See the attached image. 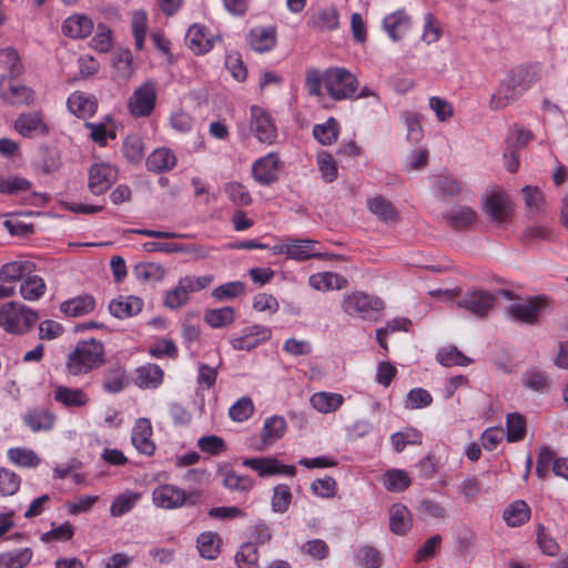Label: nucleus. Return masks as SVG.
Segmentation results:
<instances>
[{
    "label": "nucleus",
    "mask_w": 568,
    "mask_h": 568,
    "mask_svg": "<svg viewBox=\"0 0 568 568\" xmlns=\"http://www.w3.org/2000/svg\"><path fill=\"white\" fill-rule=\"evenodd\" d=\"M312 26L317 30H335L339 26L337 10L333 7L323 8L312 19Z\"/></svg>",
    "instance_id": "49"
},
{
    "label": "nucleus",
    "mask_w": 568,
    "mask_h": 568,
    "mask_svg": "<svg viewBox=\"0 0 568 568\" xmlns=\"http://www.w3.org/2000/svg\"><path fill=\"white\" fill-rule=\"evenodd\" d=\"M445 223L457 231L471 227L477 221V213L469 206L458 205L443 214Z\"/></svg>",
    "instance_id": "19"
},
{
    "label": "nucleus",
    "mask_w": 568,
    "mask_h": 568,
    "mask_svg": "<svg viewBox=\"0 0 568 568\" xmlns=\"http://www.w3.org/2000/svg\"><path fill=\"white\" fill-rule=\"evenodd\" d=\"M339 133V125L336 119L329 118L325 123L315 124L313 128L314 138L323 145L334 143Z\"/></svg>",
    "instance_id": "42"
},
{
    "label": "nucleus",
    "mask_w": 568,
    "mask_h": 568,
    "mask_svg": "<svg viewBox=\"0 0 568 568\" xmlns=\"http://www.w3.org/2000/svg\"><path fill=\"white\" fill-rule=\"evenodd\" d=\"M367 209L385 224H395L399 220V213L394 204L382 195L367 199Z\"/></svg>",
    "instance_id": "20"
},
{
    "label": "nucleus",
    "mask_w": 568,
    "mask_h": 568,
    "mask_svg": "<svg viewBox=\"0 0 568 568\" xmlns=\"http://www.w3.org/2000/svg\"><path fill=\"white\" fill-rule=\"evenodd\" d=\"M390 440L394 449L397 453H402L407 445H420L422 433L415 428H406L393 434Z\"/></svg>",
    "instance_id": "51"
},
{
    "label": "nucleus",
    "mask_w": 568,
    "mask_h": 568,
    "mask_svg": "<svg viewBox=\"0 0 568 568\" xmlns=\"http://www.w3.org/2000/svg\"><path fill=\"white\" fill-rule=\"evenodd\" d=\"M280 168L278 155L274 152L258 159L252 166V173L254 179L263 184L268 185L276 181V172Z\"/></svg>",
    "instance_id": "17"
},
{
    "label": "nucleus",
    "mask_w": 568,
    "mask_h": 568,
    "mask_svg": "<svg viewBox=\"0 0 568 568\" xmlns=\"http://www.w3.org/2000/svg\"><path fill=\"white\" fill-rule=\"evenodd\" d=\"M529 517L530 508L524 500L513 503L504 511V519L511 527L525 524Z\"/></svg>",
    "instance_id": "41"
},
{
    "label": "nucleus",
    "mask_w": 568,
    "mask_h": 568,
    "mask_svg": "<svg viewBox=\"0 0 568 568\" xmlns=\"http://www.w3.org/2000/svg\"><path fill=\"white\" fill-rule=\"evenodd\" d=\"M68 109L78 118H91L98 109V101L94 97L81 91L73 92L67 101Z\"/></svg>",
    "instance_id": "23"
},
{
    "label": "nucleus",
    "mask_w": 568,
    "mask_h": 568,
    "mask_svg": "<svg viewBox=\"0 0 568 568\" xmlns=\"http://www.w3.org/2000/svg\"><path fill=\"white\" fill-rule=\"evenodd\" d=\"M357 564L363 568H379L382 565L381 552L372 547H362L356 556Z\"/></svg>",
    "instance_id": "64"
},
{
    "label": "nucleus",
    "mask_w": 568,
    "mask_h": 568,
    "mask_svg": "<svg viewBox=\"0 0 568 568\" xmlns=\"http://www.w3.org/2000/svg\"><path fill=\"white\" fill-rule=\"evenodd\" d=\"M8 458L21 467H37L40 464L39 456L28 448L17 447L8 450Z\"/></svg>",
    "instance_id": "55"
},
{
    "label": "nucleus",
    "mask_w": 568,
    "mask_h": 568,
    "mask_svg": "<svg viewBox=\"0 0 568 568\" xmlns=\"http://www.w3.org/2000/svg\"><path fill=\"white\" fill-rule=\"evenodd\" d=\"M382 483L389 491H404L410 485V478L405 470L389 469L383 475Z\"/></svg>",
    "instance_id": "45"
},
{
    "label": "nucleus",
    "mask_w": 568,
    "mask_h": 568,
    "mask_svg": "<svg viewBox=\"0 0 568 568\" xmlns=\"http://www.w3.org/2000/svg\"><path fill=\"white\" fill-rule=\"evenodd\" d=\"M521 93L504 79L489 100V109L494 111L503 110L517 101Z\"/></svg>",
    "instance_id": "28"
},
{
    "label": "nucleus",
    "mask_w": 568,
    "mask_h": 568,
    "mask_svg": "<svg viewBox=\"0 0 568 568\" xmlns=\"http://www.w3.org/2000/svg\"><path fill=\"white\" fill-rule=\"evenodd\" d=\"M251 130L262 143L273 144L277 138V130L271 115L256 105L251 108Z\"/></svg>",
    "instance_id": "9"
},
{
    "label": "nucleus",
    "mask_w": 568,
    "mask_h": 568,
    "mask_svg": "<svg viewBox=\"0 0 568 568\" xmlns=\"http://www.w3.org/2000/svg\"><path fill=\"white\" fill-rule=\"evenodd\" d=\"M36 271L33 262L28 260L13 261L6 263L0 268V281L2 282H18L24 281L30 274Z\"/></svg>",
    "instance_id": "26"
},
{
    "label": "nucleus",
    "mask_w": 568,
    "mask_h": 568,
    "mask_svg": "<svg viewBox=\"0 0 568 568\" xmlns=\"http://www.w3.org/2000/svg\"><path fill=\"white\" fill-rule=\"evenodd\" d=\"M341 307L349 316L367 318L384 308V302L363 292H354L344 296Z\"/></svg>",
    "instance_id": "4"
},
{
    "label": "nucleus",
    "mask_w": 568,
    "mask_h": 568,
    "mask_svg": "<svg viewBox=\"0 0 568 568\" xmlns=\"http://www.w3.org/2000/svg\"><path fill=\"white\" fill-rule=\"evenodd\" d=\"M521 383L526 388L538 393L549 387L547 374L537 368L526 371L521 376Z\"/></svg>",
    "instance_id": "52"
},
{
    "label": "nucleus",
    "mask_w": 568,
    "mask_h": 568,
    "mask_svg": "<svg viewBox=\"0 0 568 568\" xmlns=\"http://www.w3.org/2000/svg\"><path fill=\"white\" fill-rule=\"evenodd\" d=\"M94 307V298L90 295H82L63 302L60 305V311L67 316L79 317L91 313Z\"/></svg>",
    "instance_id": "30"
},
{
    "label": "nucleus",
    "mask_w": 568,
    "mask_h": 568,
    "mask_svg": "<svg viewBox=\"0 0 568 568\" xmlns=\"http://www.w3.org/2000/svg\"><path fill=\"white\" fill-rule=\"evenodd\" d=\"M123 154L131 163H138L143 158V142L138 135H129L123 141Z\"/></svg>",
    "instance_id": "61"
},
{
    "label": "nucleus",
    "mask_w": 568,
    "mask_h": 568,
    "mask_svg": "<svg viewBox=\"0 0 568 568\" xmlns=\"http://www.w3.org/2000/svg\"><path fill=\"white\" fill-rule=\"evenodd\" d=\"M496 296L487 291L471 290L458 300L457 306L464 308L476 317H485L494 308Z\"/></svg>",
    "instance_id": "6"
},
{
    "label": "nucleus",
    "mask_w": 568,
    "mask_h": 568,
    "mask_svg": "<svg viewBox=\"0 0 568 568\" xmlns=\"http://www.w3.org/2000/svg\"><path fill=\"white\" fill-rule=\"evenodd\" d=\"M21 479L19 475L7 468L0 469V494L2 496H12L20 488Z\"/></svg>",
    "instance_id": "63"
},
{
    "label": "nucleus",
    "mask_w": 568,
    "mask_h": 568,
    "mask_svg": "<svg viewBox=\"0 0 568 568\" xmlns=\"http://www.w3.org/2000/svg\"><path fill=\"white\" fill-rule=\"evenodd\" d=\"M163 379V371L159 365L149 364L136 369L135 383L141 388H155Z\"/></svg>",
    "instance_id": "33"
},
{
    "label": "nucleus",
    "mask_w": 568,
    "mask_h": 568,
    "mask_svg": "<svg viewBox=\"0 0 568 568\" xmlns=\"http://www.w3.org/2000/svg\"><path fill=\"white\" fill-rule=\"evenodd\" d=\"M507 440L510 443L521 440L526 434L525 418L518 414H508L507 420Z\"/></svg>",
    "instance_id": "59"
},
{
    "label": "nucleus",
    "mask_w": 568,
    "mask_h": 568,
    "mask_svg": "<svg viewBox=\"0 0 568 568\" xmlns=\"http://www.w3.org/2000/svg\"><path fill=\"white\" fill-rule=\"evenodd\" d=\"M243 465L255 470L261 477L274 475L294 476L296 468L292 465H282L280 460L272 457L246 458Z\"/></svg>",
    "instance_id": "12"
},
{
    "label": "nucleus",
    "mask_w": 568,
    "mask_h": 568,
    "mask_svg": "<svg viewBox=\"0 0 568 568\" xmlns=\"http://www.w3.org/2000/svg\"><path fill=\"white\" fill-rule=\"evenodd\" d=\"M93 21L85 14L75 13L64 20L61 31L65 37L83 39L91 34Z\"/></svg>",
    "instance_id": "21"
},
{
    "label": "nucleus",
    "mask_w": 568,
    "mask_h": 568,
    "mask_svg": "<svg viewBox=\"0 0 568 568\" xmlns=\"http://www.w3.org/2000/svg\"><path fill=\"white\" fill-rule=\"evenodd\" d=\"M135 276L142 281H161L165 275V270L156 263H140L134 268Z\"/></svg>",
    "instance_id": "60"
},
{
    "label": "nucleus",
    "mask_w": 568,
    "mask_h": 568,
    "mask_svg": "<svg viewBox=\"0 0 568 568\" xmlns=\"http://www.w3.org/2000/svg\"><path fill=\"white\" fill-rule=\"evenodd\" d=\"M323 80L325 89L333 100L341 101L355 97L358 81L347 69L329 68L323 73Z\"/></svg>",
    "instance_id": "3"
},
{
    "label": "nucleus",
    "mask_w": 568,
    "mask_h": 568,
    "mask_svg": "<svg viewBox=\"0 0 568 568\" xmlns=\"http://www.w3.org/2000/svg\"><path fill=\"white\" fill-rule=\"evenodd\" d=\"M383 28L394 41H399L410 28V18L404 10H397L383 20Z\"/></svg>",
    "instance_id": "24"
},
{
    "label": "nucleus",
    "mask_w": 568,
    "mask_h": 568,
    "mask_svg": "<svg viewBox=\"0 0 568 568\" xmlns=\"http://www.w3.org/2000/svg\"><path fill=\"white\" fill-rule=\"evenodd\" d=\"M152 500L159 508L176 509L185 505L186 491L174 485H160L154 488L152 493Z\"/></svg>",
    "instance_id": "11"
},
{
    "label": "nucleus",
    "mask_w": 568,
    "mask_h": 568,
    "mask_svg": "<svg viewBox=\"0 0 568 568\" xmlns=\"http://www.w3.org/2000/svg\"><path fill=\"white\" fill-rule=\"evenodd\" d=\"M126 385L125 372L119 365L108 367L103 376V389L110 394H116Z\"/></svg>",
    "instance_id": "36"
},
{
    "label": "nucleus",
    "mask_w": 568,
    "mask_h": 568,
    "mask_svg": "<svg viewBox=\"0 0 568 568\" xmlns=\"http://www.w3.org/2000/svg\"><path fill=\"white\" fill-rule=\"evenodd\" d=\"M23 419L32 432L49 430L53 427L54 415L47 409H33Z\"/></svg>",
    "instance_id": "40"
},
{
    "label": "nucleus",
    "mask_w": 568,
    "mask_h": 568,
    "mask_svg": "<svg viewBox=\"0 0 568 568\" xmlns=\"http://www.w3.org/2000/svg\"><path fill=\"white\" fill-rule=\"evenodd\" d=\"M485 212L493 222L505 223L513 215V205L508 195L504 192L489 195L485 201Z\"/></svg>",
    "instance_id": "15"
},
{
    "label": "nucleus",
    "mask_w": 568,
    "mask_h": 568,
    "mask_svg": "<svg viewBox=\"0 0 568 568\" xmlns=\"http://www.w3.org/2000/svg\"><path fill=\"white\" fill-rule=\"evenodd\" d=\"M308 284L317 291L342 290L348 285V281L333 272H322L310 276Z\"/></svg>",
    "instance_id": "29"
},
{
    "label": "nucleus",
    "mask_w": 568,
    "mask_h": 568,
    "mask_svg": "<svg viewBox=\"0 0 568 568\" xmlns=\"http://www.w3.org/2000/svg\"><path fill=\"white\" fill-rule=\"evenodd\" d=\"M197 549L201 557L205 559H215L220 554V538L216 534L207 531L197 537Z\"/></svg>",
    "instance_id": "46"
},
{
    "label": "nucleus",
    "mask_w": 568,
    "mask_h": 568,
    "mask_svg": "<svg viewBox=\"0 0 568 568\" xmlns=\"http://www.w3.org/2000/svg\"><path fill=\"white\" fill-rule=\"evenodd\" d=\"M292 501V493L287 485L280 484L273 488V496L271 500L272 510L275 513H285Z\"/></svg>",
    "instance_id": "58"
},
{
    "label": "nucleus",
    "mask_w": 568,
    "mask_h": 568,
    "mask_svg": "<svg viewBox=\"0 0 568 568\" xmlns=\"http://www.w3.org/2000/svg\"><path fill=\"white\" fill-rule=\"evenodd\" d=\"M176 164V158L169 149L154 150L146 160V166L153 172H163L173 169Z\"/></svg>",
    "instance_id": "32"
},
{
    "label": "nucleus",
    "mask_w": 568,
    "mask_h": 568,
    "mask_svg": "<svg viewBox=\"0 0 568 568\" xmlns=\"http://www.w3.org/2000/svg\"><path fill=\"white\" fill-rule=\"evenodd\" d=\"M143 302L136 296H119L109 304L110 313L116 318H126L139 314L142 311Z\"/></svg>",
    "instance_id": "25"
},
{
    "label": "nucleus",
    "mask_w": 568,
    "mask_h": 568,
    "mask_svg": "<svg viewBox=\"0 0 568 568\" xmlns=\"http://www.w3.org/2000/svg\"><path fill=\"white\" fill-rule=\"evenodd\" d=\"M248 45L256 52H266L272 50L276 44L275 28H255L247 34Z\"/></svg>",
    "instance_id": "27"
},
{
    "label": "nucleus",
    "mask_w": 568,
    "mask_h": 568,
    "mask_svg": "<svg viewBox=\"0 0 568 568\" xmlns=\"http://www.w3.org/2000/svg\"><path fill=\"white\" fill-rule=\"evenodd\" d=\"M189 47L197 54L206 53L212 49V40L207 38L202 26L193 24L186 33Z\"/></svg>",
    "instance_id": "34"
},
{
    "label": "nucleus",
    "mask_w": 568,
    "mask_h": 568,
    "mask_svg": "<svg viewBox=\"0 0 568 568\" xmlns=\"http://www.w3.org/2000/svg\"><path fill=\"white\" fill-rule=\"evenodd\" d=\"M0 98L12 106L29 105L34 101V91L3 75L0 78Z\"/></svg>",
    "instance_id": "7"
},
{
    "label": "nucleus",
    "mask_w": 568,
    "mask_h": 568,
    "mask_svg": "<svg viewBox=\"0 0 568 568\" xmlns=\"http://www.w3.org/2000/svg\"><path fill=\"white\" fill-rule=\"evenodd\" d=\"M31 182L18 175H0V193L19 195L31 189Z\"/></svg>",
    "instance_id": "48"
},
{
    "label": "nucleus",
    "mask_w": 568,
    "mask_h": 568,
    "mask_svg": "<svg viewBox=\"0 0 568 568\" xmlns=\"http://www.w3.org/2000/svg\"><path fill=\"white\" fill-rule=\"evenodd\" d=\"M227 197L237 206H246L252 202V197L244 185L237 182L227 183L224 187Z\"/></svg>",
    "instance_id": "62"
},
{
    "label": "nucleus",
    "mask_w": 568,
    "mask_h": 568,
    "mask_svg": "<svg viewBox=\"0 0 568 568\" xmlns=\"http://www.w3.org/2000/svg\"><path fill=\"white\" fill-rule=\"evenodd\" d=\"M235 561L239 568H260L256 545L253 542L243 544L235 555Z\"/></svg>",
    "instance_id": "56"
},
{
    "label": "nucleus",
    "mask_w": 568,
    "mask_h": 568,
    "mask_svg": "<svg viewBox=\"0 0 568 568\" xmlns=\"http://www.w3.org/2000/svg\"><path fill=\"white\" fill-rule=\"evenodd\" d=\"M0 62L7 69L8 77L12 79L19 77L24 71L19 53L14 48L9 47L0 50Z\"/></svg>",
    "instance_id": "50"
},
{
    "label": "nucleus",
    "mask_w": 568,
    "mask_h": 568,
    "mask_svg": "<svg viewBox=\"0 0 568 568\" xmlns=\"http://www.w3.org/2000/svg\"><path fill=\"white\" fill-rule=\"evenodd\" d=\"M118 180V171L106 163H94L89 170V190L94 195L105 193Z\"/></svg>",
    "instance_id": "8"
},
{
    "label": "nucleus",
    "mask_w": 568,
    "mask_h": 568,
    "mask_svg": "<svg viewBox=\"0 0 568 568\" xmlns=\"http://www.w3.org/2000/svg\"><path fill=\"white\" fill-rule=\"evenodd\" d=\"M156 102V84L152 80L144 81L129 99V110L135 118L149 116Z\"/></svg>",
    "instance_id": "5"
},
{
    "label": "nucleus",
    "mask_w": 568,
    "mask_h": 568,
    "mask_svg": "<svg viewBox=\"0 0 568 568\" xmlns=\"http://www.w3.org/2000/svg\"><path fill=\"white\" fill-rule=\"evenodd\" d=\"M437 361L446 367L450 366H467L471 359L464 355L456 346L449 345L438 351L436 355Z\"/></svg>",
    "instance_id": "44"
},
{
    "label": "nucleus",
    "mask_w": 568,
    "mask_h": 568,
    "mask_svg": "<svg viewBox=\"0 0 568 568\" xmlns=\"http://www.w3.org/2000/svg\"><path fill=\"white\" fill-rule=\"evenodd\" d=\"M505 80L523 94L530 87L534 78L528 68L517 67L507 73Z\"/></svg>",
    "instance_id": "53"
},
{
    "label": "nucleus",
    "mask_w": 568,
    "mask_h": 568,
    "mask_svg": "<svg viewBox=\"0 0 568 568\" xmlns=\"http://www.w3.org/2000/svg\"><path fill=\"white\" fill-rule=\"evenodd\" d=\"M318 242L310 239H288L287 258L294 261H306L310 258L329 260L333 254L321 253L317 251Z\"/></svg>",
    "instance_id": "10"
},
{
    "label": "nucleus",
    "mask_w": 568,
    "mask_h": 568,
    "mask_svg": "<svg viewBox=\"0 0 568 568\" xmlns=\"http://www.w3.org/2000/svg\"><path fill=\"white\" fill-rule=\"evenodd\" d=\"M223 485L230 490L248 491L254 487L255 483L246 475H239L234 470H226L223 474Z\"/></svg>",
    "instance_id": "54"
},
{
    "label": "nucleus",
    "mask_w": 568,
    "mask_h": 568,
    "mask_svg": "<svg viewBox=\"0 0 568 568\" xmlns=\"http://www.w3.org/2000/svg\"><path fill=\"white\" fill-rule=\"evenodd\" d=\"M54 399L68 407H82L89 402L88 395L80 388L57 386Z\"/></svg>",
    "instance_id": "31"
},
{
    "label": "nucleus",
    "mask_w": 568,
    "mask_h": 568,
    "mask_svg": "<svg viewBox=\"0 0 568 568\" xmlns=\"http://www.w3.org/2000/svg\"><path fill=\"white\" fill-rule=\"evenodd\" d=\"M33 556L30 548H23L0 554V568H24Z\"/></svg>",
    "instance_id": "37"
},
{
    "label": "nucleus",
    "mask_w": 568,
    "mask_h": 568,
    "mask_svg": "<svg viewBox=\"0 0 568 568\" xmlns=\"http://www.w3.org/2000/svg\"><path fill=\"white\" fill-rule=\"evenodd\" d=\"M271 335L272 332L268 327L254 325L247 327L242 336L231 338L230 343L234 349L252 351L261 343L270 339Z\"/></svg>",
    "instance_id": "16"
},
{
    "label": "nucleus",
    "mask_w": 568,
    "mask_h": 568,
    "mask_svg": "<svg viewBox=\"0 0 568 568\" xmlns=\"http://www.w3.org/2000/svg\"><path fill=\"white\" fill-rule=\"evenodd\" d=\"M547 300L544 296H536L524 302L513 303L508 312L513 318L534 324L537 322V314L546 306Z\"/></svg>",
    "instance_id": "14"
},
{
    "label": "nucleus",
    "mask_w": 568,
    "mask_h": 568,
    "mask_svg": "<svg viewBox=\"0 0 568 568\" xmlns=\"http://www.w3.org/2000/svg\"><path fill=\"white\" fill-rule=\"evenodd\" d=\"M152 426L148 418H139L132 429L131 440L133 446L141 453L151 456L155 450V444L151 439Z\"/></svg>",
    "instance_id": "18"
},
{
    "label": "nucleus",
    "mask_w": 568,
    "mask_h": 568,
    "mask_svg": "<svg viewBox=\"0 0 568 568\" xmlns=\"http://www.w3.org/2000/svg\"><path fill=\"white\" fill-rule=\"evenodd\" d=\"M45 292V283L43 278L33 273L30 274L20 285V294L27 301H37Z\"/></svg>",
    "instance_id": "43"
},
{
    "label": "nucleus",
    "mask_w": 568,
    "mask_h": 568,
    "mask_svg": "<svg viewBox=\"0 0 568 568\" xmlns=\"http://www.w3.org/2000/svg\"><path fill=\"white\" fill-rule=\"evenodd\" d=\"M344 398L339 394L335 393H315L311 397V404L314 409L318 410L320 413H331L335 412L337 408L341 407L343 404Z\"/></svg>",
    "instance_id": "35"
},
{
    "label": "nucleus",
    "mask_w": 568,
    "mask_h": 568,
    "mask_svg": "<svg viewBox=\"0 0 568 568\" xmlns=\"http://www.w3.org/2000/svg\"><path fill=\"white\" fill-rule=\"evenodd\" d=\"M413 527V515L404 504L397 503L389 508V530L398 536L406 535Z\"/></svg>",
    "instance_id": "22"
},
{
    "label": "nucleus",
    "mask_w": 568,
    "mask_h": 568,
    "mask_svg": "<svg viewBox=\"0 0 568 568\" xmlns=\"http://www.w3.org/2000/svg\"><path fill=\"white\" fill-rule=\"evenodd\" d=\"M60 165L61 159L57 149L47 146L41 150V159L39 160L37 168L43 174L48 175L58 171Z\"/></svg>",
    "instance_id": "57"
},
{
    "label": "nucleus",
    "mask_w": 568,
    "mask_h": 568,
    "mask_svg": "<svg viewBox=\"0 0 568 568\" xmlns=\"http://www.w3.org/2000/svg\"><path fill=\"white\" fill-rule=\"evenodd\" d=\"M38 320L36 311L18 302H8L0 307V326L10 334L30 332Z\"/></svg>",
    "instance_id": "2"
},
{
    "label": "nucleus",
    "mask_w": 568,
    "mask_h": 568,
    "mask_svg": "<svg viewBox=\"0 0 568 568\" xmlns=\"http://www.w3.org/2000/svg\"><path fill=\"white\" fill-rule=\"evenodd\" d=\"M141 499V494L132 490H125L118 495L110 507L112 517H121L129 513Z\"/></svg>",
    "instance_id": "39"
},
{
    "label": "nucleus",
    "mask_w": 568,
    "mask_h": 568,
    "mask_svg": "<svg viewBox=\"0 0 568 568\" xmlns=\"http://www.w3.org/2000/svg\"><path fill=\"white\" fill-rule=\"evenodd\" d=\"M14 129L23 138L47 135L49 133V126L39 111L21 113L14 121Z\"/></svg>",
    "instance_id": "13"
},
{
    "label": "nucleus",
    "mask_w": 568,
    "mask_h": 568,
    "mask_svg": "<svg viewBox=\"0 0 568 568\" xmlns=\"http://www.w3.org/2000/svg\"><path fill=\"white\" fill-rule=\"evenodd\" d=\"M286 429V422L281 416H272L264 422L261 438L264 444H272L283 437Z\"/></svg>",
    "instance_id": "38"
},
{
    "label": "nucleus",
    "mask_w": 568,
    "mask_h": 568,
    "mask_svg": "<svg viewBox=\"0 0 568 568\" xmlns=\"http://www.w3.org/2000/svg\"><path fill=\"white\" fill-rule=\"evenodd\" d=\"M104 363V346L102 342L91 338L78 342L69 354L67 369L69 374L79 376L90 373Z\"/></svg>",
    "instance_id": "1"
},
{
    "label": "nucleus",
    "mask_w": 568,
    "mask_h": 568,
    "mask_svg": "<svg viewBox=\"0 0 568 568\" xmlns=\"http://www.w3.org/2000/svg\"><path fill=\"white\" fill-rule=\"evenodd\" d=\"M205 322L213 328H220L232 324L235 320L234 308L224 306L221 308L209 310L204 315Z\"/></svg>",
    "instance_id": "47"
}]
</instances>
